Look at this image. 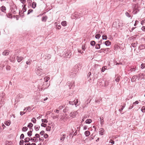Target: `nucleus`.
Wrapping results in <instances>:
<instances>
[{
	"mask_svg": "<svg viewBox=\"0 0 145 145\" xmlns=\"http://www.w3.org/2000/svg\"><path fill=\"white\" fill-rule=\"evenodd\" d=\"M82 49L84 51L86 49V48L85 47V44L84 45H82Z\"/></svg>",
	"mask_w": 145,
	"mask_h": 145,
	"instance_id": "56",
	"label": "nucleus"
},
{
	"mask_svg": "<svg viewBox=\"0 0 145 145\" xmlns=\"http://www.w3.org/2000/svg\"><path fill=\"white\" fill-rule=\"evenodd\" d=\"M28 128L26 127H23L22 131H25L27 130Z\"/></svg>",
	"mask_w": 145,
	"mask_h": 145,
	"instance_id": "34",
	"label": "nucleus"
},
{
	"mask_svg": "<svg viewBox=\"0 0 145 145\" xmlns=\"http://www.w3.org/2000/svg\"><path fill=\"white\" fill-rule=\"evenodd\" d=\"M42 69L41 68L39 67H38L36 71V72L37 74L39 76H41L42 75V73L44 74V73L42 72Z\"/></svg>",
	"mask_w": 145,
	"mask_h": 145,
	"instance_id": "2",
	"label": "nucleus"
},
{
	"mask_svg": "<svg viewBox=\"0 0 145 145\" xmlns=\"http://www.w3.org/2000/svg\"><path fill=\"white\" fill-rule=\"evenodd\" d=\"M141 29L142 31H145V26H142L141 28Z\"/></svg>",
	"mask_w": 145,
	"mask_h": 145,
	"instance_id": "64",
	"label": "nucleus"
},
{
	"mask_svg": "<svg viewBox=\"0 0 145 145\" xmlns=\"http://www.w3.org/2000/svg\"><path fill=\"white\" fill-rule=\"evenodd\" d=\"M133 10L138 11V6L136 4L133 5Z\"/></svg>",
	"mask_w": 145,
	"mask_h": 145,
	"instance_id": "12",
	"label": "nucleus"
},
{
	"mask_svg": "<svg viewBox=\"0 0 145 145\" xmlns=\"http://www.w3.org/2000/svg\"><path fill=\"white\" fill-rule=\"evenodd\" d=\"M144 45L142 44L141 45H140L139 47V48L142 49L143 48H144V46H143Z\"/></svg>",
	"mask_w": 145,
	"mask_h": 145,
	"instance_id": "59",
	"label": "nucleus"
},
{
	"mask_svg": "<svg viewBox=\"0 0 145 145\" xmlns=\"http://www.w3.org/2000/svg\"><path fill=\"white\" fill-rule=\"evenodd\" d=\"M84 134L86 137H88L89 135L90 132L89 131H87L85 132Z\"/></svg>",
	"mask_w": 145,
	"mask_h": 145,
	"instance_id": "16",
	"label": "nucleus"
},
{
	"mask_svg": "<svg viewBox=\"0 0 145 145\" xmlns=\"http://www.w3.org/2000/svg\"><path fill=\"white\" fill-rule=\"evenodd\" d=\"M82 67V64L81 63H79L76 64L75 66V68H76V71H78L79 69L81 68Z\"/></svg>",
	"mask_w": 145,
	"mask_h": 145,
	"instance_id": "6",
	"label": "nucleus"
},
{
	"mask_svg": "<svg viewBox=\"0 0 145 145\" xmlns=\"http://www.w3.org/2000/svg\"><path fill=\"white\" fill-rule=\"evenodd\" d=\"M7 15L8 18H10V17H12V15L10 13H8V14H7Z\"/></svg>",
	"mask_w": 145,
	"mask_h": 145,
	"instance_id": "58",
	"label": "nucleus"
},
{
	"mask_svg": "<svg viewBox=\"0 0 145 145\" xmlns=\"http://www.w3.org/2000/svg\"><path fill=\"white\" fill-rule=\"evenodd\" d=\"M78 114V113L77 112V111H75L73 112H71L69 116L70 117H72V118H74L75 117V116L77 115Z\"/></svg>",
	"mask_w": 145,
	"mask_h": 145,
	"instance_id": "4",
	"label": "nucleus"
},
{
	"mask_svg": "<svg viewBox=\"0 0 145 145\" xmlns=\"http://www.w3.org/2000/svg\"><path fill=\"white\" fill-rule=\"evenodd\" d=\"M21 2V3L24 4L26 2L25 0H19Z\"/></svg>",
	"mask_w": 145,
	"mask_h": 145,
	"instance_id": "53",
	"label": "nucleus"
},
{
	"mask_svg": "<svg viewBox=\"0 0 145 145\" xmlns=\"http://www.w3.org/2000/svg\"><path fill=\"white\" fill-rule=\"evenodd\" d=\"M92 121V120L90 119H88L86 121V123L89 124Z\"/></svg>",
	"mask_w": 145,
	"mask_h": 145,
	"instance_id": "24",
	"label": "nucleus"
},
{
	"mask_svg": "<svg viewBox=\"0 0 145 145\" xmlns=\"http://www.w3.org/2000/svg\"><path fill=\"white\" fill-rule=\"evenodd\" d=\"M137 68L135 66H133V67L131 68L130 70V71H137Z\"/></svg>",
	"mask_w": 145,
	"mask_h": 145,
	"instance_id": "15",
	"label": "nucleus"
},
{
	"mask_svg": "<svg viewBox=\"0 0 145 145\" xmlns=\"http://www.w3.org/2000/svg\"><path fill=\"white\" fill-rule=\"evenodd\" d=\"M107 67L106 66H103L102 69H101V71L102 72H104L107 69Z\"/></svg>",
	"mask_w": 145,
	"mask_h": 145,
	"instance_id": "33",
	"label": "nucleus"
},
{
	"mask_svg": "<svg viewBox=\"0 0 145 145\" xmlns=\"http://www.w3.org/2000/svg\"><path fill=\"white\" fill-rule=\"evenodd\" d=\"M51 127L49 126H48L46 127V130L47 131H50Z\"/></svg>",
	"mask_w": 145,
	"mask_h": 145,
	"instance_id": "38",
	"label": "nucleus"
},
{
	"mask_svg": "<svg viewBox=\"0 0 145 145\" xmlns=\"http://www.w3.org/2000/svg\"><path fill=\"white\" fill-rule=\"evenodd\" d=\"M95 42L94 41H92L91 42L90 44L92 46H94L95 45Z\"/></svg>",
	"mask_w": 145,
	"mask_h": 145,
	"instance_id": "36",
	"label": "nucleus"
},
{
	"mask_svg": "<svg viewBox=\"0 0 145 145\" xmlns=\"http://www.w3.org/2000/svg\"><path fill=\"white\" fill-rule=\"evenodd\" d=\"M10 61L12 62H14L15 60V58L14 57H10L9 59Z\"/></svg>",
	"mask_w": 145,
	"mask_h": 145,
	"instance_id": "28",
	"label": "nucleus"
},
{
	"mask_svg": "<svg viewBox=\"0 0 145 145\" xmlns=\"http://www.w3.org/2000/svg\"><path fill=\"white\" fill-rule=\"evenodd\" d=\"M65 138V134H63L60 138V140L61 141H63Z\"/></svg>",
	"mask_w": 145,
	"mask_h": 145,
	"instance_id": "13",
	"label": "nucleus"
},
{
	"mask_svg": "<svg viewBox=\"0 0 145 145\" xmlns=\"http://www.w3.org/2000/svg\"><path fill=\"white\" fill-rule=\"evenodd\" d=\"M24 141L23 140H21L19 143L20 145H23Z\"/></svg>",
	"mask_w": 145,
	"mask_h": 145,
	"instance_id": "47",
	"label": "nucleus"
},
{
	"mask_svg": "<svg viewBox=\"0 0 145 145\" xmlns=\"http://www.w3.org/2000/svg\"><path fill=\"white\" fill-rule=\"evenodd\" d=\"M25 112H20V114L21 116H22L23 114H24Z\"/></svg>",
	"mask_w": 145,
	"mask_h": 145,
	"instance_id": "62",
	"label": "nucleus"
},
{
	"mask_svg": "<svg viewBox=\"0 0 145 145\" xmlns=\"http://www.w3.org/2000/svg\"><path fill=\"white\" fill-rule=\"evenodd\" d=\"M137 78V75L133 76L131 79V81L132 82H135Z\"/></svg>",
	"mask_w": 145,
	"mask_h": 145,
	"instance_id": "9",
	"label": "nucleus"
},
{
	"mask_svg": "<svg viewBox=\"0 0 145 145\" xmlns=\"http://www.w3.org/2000/svg\"><path fill=\"white\" fill-rule=\"evenodd\" d=\"M110 42L108 40H107L105 42V45L107 46H108L110 44Z\"/></svg>",
	"mask_w": 145,
	"mask_h": 145,
	"instance_id": "23",
	"label": "nucleus"
},
{
	"mask_svg": "<svg viewBox=\"0 0 145 145\" xmlns=\"http://www.w3.org/2000/svg\"><path fill=\"white\" fill-rule=\"evenodd\" d=\"M26 6V5H22V6H23V7L22 9L23 11L24 12H25L26 11L27 8L25 7Z\"/></svg>",
	"mask_w": 145,
	"mask_h": 145,
	"instance_id": "25",
	"label": "nucleus"
},
{
	"mask_svg": "<svg viewBox=\"0 0 145 145\" xmlns=\"http://www.w3.org/2000/svg\"><path fill=\"white\" fill-rule=\"evenodd\" d=\"M42 122L47 123L48 122V121H47L46 120V119H42Z\"/></svg>",
	"mask_w": 145,
	"mask_h": 145,
	"instance_id": "49",
	"label": "nucleus"
},
{
	"mask_svg": "<svg viewBox=\"0 0 145 145\" xmlns=\"http://www.w3.org/2000/svg\"><path fill=\"white\" fill-rule=\"evenodd\" d=\"M24 134H22L20 135V139H23L24 138Z\"/></svg>",
	"mask_w": 145,
	"mask_h": 145,
	"instance_id": "43",
	"label": "nucleus"
},
{
	"mask_svg": "<svg viewBox=\"0 0 145 145\" xmlns=\"http://www.w3.org/2000/svg\"><path fill=\"white\" fill-rule=\"evenodd\" d=\"M47 17L46 16H43L42 18V21L46 22V20Z\"/></svg>",
	"mask_w": 145,
	"mask_h": 145,
	"instance_id": "32",
	"label": "nucleus"
},
{
	"mask_svg": "<svg viewBox=\"0 0 145 145\" xmlns=\"http://www.w3.org/2000/svg\"><path fill=\"white\" fill-rule=\"evenodd\" d=\"M100 123L101 125H103L104 124V120L103 117H100Z\"/></svg>",
	"mask_w": 145,
	"mask_h": 145,
	"instance_id": "17",
	"label": "nucleus"
},
{
	"mask_svg": "<svg viewBox=\"0 0 145 145\" xmlns=\"http://www.w3.org/2000/svg\"><path fill=\"white\" fill-rule=\"evenodd\" d=\"M35 136L37 138H39V137H40V136H39V135L38 134H36L35 135Z\"/></svg>",
	"mask_w": 145,
	"mask_h": 145,
	"instance_id": "63",
	"label": "nucleus"
},
{
	"mask_svg": "<svg viewBox=\"0 0 145 145\" xmlns=\"http://www.w3.org/2000/svg\"><path fill=\"white\" fill-rule=\"evenodd\" d=\"M122 21L118 19L115 20V21L113 24V26L115 27L117 29L121 28L123 25Z\"/></svg>",
	"mask_w": 145,
	"mask_h": 145,
	"instance_id": "1",
	"label": "nucleus"
},
{
	"mask_svg": "<svg viewBox=\"0 0 145 145\" xmlns=\"http://www.w3.org/2000/svg\"><path fill=\"white\" fill-rule=\"evenodd\" d=\"M0 9L1 10V11L2 12H3L4 13H6L5 11L6 10V8L5 6H2V7L0 8Z\"/></svg>",
	"mask_w": 145,
	"mask_h": 145,
	"instance_id": "10",
	"label": "nucleus"
},
{
	"mask_svg": "<svg viewBox=\"0 0 145 145\" xmlns=\"http://www.w3.org/2000/svg\"><path fill=\"white\" fill-rule=\"evenodd\" d=\"M32 131H29L27 133L28 136L30 137L32 135Z\"/></svg>",
	"mask_w": 145,
	"mask_h": 145,
	"instance_id": "35",
	"label": "nucleus"
},
{
	"mask_svg": "<svg viewBox=\"0 0 145 145\" xmlns=\"http://www.w3.org/2000/svg\"><path fill=\"white\" fill-rule=\"evenodd\" d=\"M51 56L49 54H48L45 56V59H49L51 58Z\"/></svg>",
	"mask_w": 145,
	"mask_h": 145,
	"instance_id": "14",
	"label": "nucleus"
},
{
	"mask_svg": "<svg viewBox=\"0 0 145 145\" xmlns=\"http://www.w3.org/2000/svg\"><path fill=\"white\" fill-rule=\"evenodd\" d=\"M61 28V25H59L57 26H56V28L57 29H59Z\"/></svg>",
	"mask_w": 145,
	"mask_h": 145,
	"instance_id": "52",
	"label": "nucleus"
},
{
	"mask_svg": "<svg viewBox=\"0 0 145 145\" xmlns=\"http://www.w3.org/2000/svg\"><path fill=\"white\" fill-rule=\"evenodd\" d=\"M69 103L70 105H73L74 104V101H69Z\"/></svg>",
	"mask_w": 145,
	"mask_h": 145,
	"instance_id": "60",
	"label": "nucleus"
},
{
	"mask_svg": "<svg viewBox=\"0 0 145 145\" xmlns=\"http://www.w3.org/2000/svg\"><path fill=\"white\" fill-rule=\"evenodd\" d=\"M67 84L69 86L70 89H71L72 87H73L74 86V82H68L67 83Z\"/></svg>",
	"mask_w": 145,
	"mask_h": 145,
	"instance_id": "5",
	"label": "nucleus"
},
{
	"mask_svg": "<svg viewBox=\"0 0 145 145\" xmlns=\"http://www.w3.org/2000/svg\"><path fill=\"white\" fill-rule=\"evenodd\" d=\"M50 79V77L48 76H45L44 78V80L45 82H47Z\"/></svg>",
	"mask_w": 145,
	"mask_h": 145,
	"instance_id": "20",
	"label": "nucleus"
},
{
	"mask_svg": "<svg viewBox=\"0 0 145 145\" xmlns=\"http://www.w3.org/2000/svg\"><path fill=\"white\" fill-rule=\"evenodd\" d=\"M78 99H76V101H75V100L74 101V103L76 106V107L77 106H78L79 104H78Z\"/></svg>",
	"mask_w": 145,
	"mask_h": 145,
	"instance_id": "27",
	"label": "nucleus"
},
{
	"mask_svg": "<svg viewBox=\"0 0 145 145\" xmlns=\"http://www.w3.org/2000/svg\"><path fill=\"white\" fill-rule=\"evenodd\" d=\"M30 140V139L29 137H27L24 139V142L25 143L28 142Z\"/></svg>",
	"mask_w": 145,
	"mask_h": 145,
	"instance_id": "21",
	"label": "nucleus"
},
{
	"mask_svg": "<svg viewBox=\"0 0 145 145\" xmlns=\"http://www.w3.org/2000/svg\"><path fill=\"white\" fill-rule=\"evenodd\" d=\"M105 130L104 129L102 128H101L100 129V131H99V134L101 135H103V133L104 132Z\"/></svg>",
	"mask_w": 145,
	"mask_h": 145,
	"instance_id": "11",
	"label": "nucleus"
},
{
	"mask_svg": "<svg viewBox=\"0 0 145 145\" xmlns=\"http://www.w3.org/2000/svg\"><path fill=\"white\" fill-rule=\"evenodd\" d=\"M95 48L97 49H99L100 48V45L99 44H97L95 46Z\"/></svg>",
	"mask_w": 145,
	"mask_h": 145,
	"instance_id": "39",
	"label": "nucleus"
},
{
	"mask_svg": "<svg viewBox=\"0 0 145 145\" xmlns=\"http://www.w3.org/2000/svg\"><path fill=\"white\" fill-rule=\"evenodd\" d=\"M36 5H37V3L36 2H33V3H32V7L33 8H35L36 7Z\"/></svg>",
	"mask_w": 145,
	"mask_h": 145,
	"instance_id": "26",
	"label": "nucleus"
},
{
	"mask_svg": "<svg viewBox=\"0 0 145 145\" xmlns=\"http://www.w3.org/2000/svg\"><path fill=\"white\" fill-rule=\"evenodd\" d=\"M10 52V51L8 50H5L2 53V54L4 56H7L8 55Z\"/></svg>",
	"mask_w": 145,
	"mask_h": 145,
	"instance_id": "8",
	"label": "nucleus"
},
{
	"mask_svg": "<svg viewBox=\"0 0 145 145\" xmlns=\"http://www.w3.org/2000/svg\"><path fill=\"white\" fill-rule=\"evenodd\" d=\"M31 61L32 60L31 59H29L27 61H26V63L27 65H30L31 64Z\"/></svg>",
	"mask_w": 145,
	"mask_h": 145,
	"instance_id": "30",
	"label": "nucleus"
},
{
	"mask_svg": "<svg viewBox=\"0 0 145 145\" xmlns=\"http://www.w3.org/2000/svg\"><path fill=\"white\" fill-rule=\"evenodd\" d=\"M125 104H124V105H123V106L121 105V106L122 107V108H121L119 109V111L121 112V111H122L123 109V108L125 107Z\"/></svg>",
	"mask_w": 145,
	"mask_h": 145,
	"instance_id": "31",
	"label": "nucleus"
},
{
	"mask_svg": "<svg viewBox=\"0 0 145 145\" xmlns=\"http://www.w3.org/2000/svg\"><path fill=\"white\" fill-rule=\"evenodd\" d=\"M120 80V78L119 77H117L115 79V81L117 82H118Z\"/></svg>",
	"mask_w": 145,
	"mask_h": 145,
	"instance_id": "48",
	"label": "nucleus"
},
{
	"mask_svg": "<svg viewBox=\"0 0 145 145\" xmlns=\"http://www.w3.org/2000/svg\"><path fill=\"white\" fill-rule=\"evenodd\" d=\"M68 52H69V54H68V55H66V56H65V57L70 58L72 54L70 51H69Z\"/></svg>",
	"mask_w": 145,
	"mask_h": 145,
	"instance_id": "18",
	"label": "nucleus"
},
{
	"mask_svg": "<svg viewBox=\"0 0 145 145\" xmlns=\"http://www.w3.org/2000/svg\"><path fill=\"white\" fill-rule=\"evenodd\" d=\"M5 124L7 126H9L10 124V121H6Z\"/></svg>",
	"mask_w": 145,
	"mask_h": 145,
	"instance_id": "29",
	"label": "nucleus"
},
{
	"mask_svg": "<svg viewBox=\"0 0 145 145\" xmlns=\"http://www.w3.org/2000/svg\"><path fill=\"white\" fill-rule=\"evenodd\" d=\"M46 125H47L46 124H45V123H42L41 124V126L42 127H46Z\"/></svg>",
	"mask_w": 145,
	"mask_h": 145,
	"instance_id": "55",
	"label": "nucleus"
},
{
	"mask_svg": "<svg viewBox=\"0 0 145 145\" xmlns=\"http://www.w3.org/2000/svg\"><path fill=\"white\" fill-rule=\"evenodd\" d=\"M33 11V10L32 9H29L28 11L27 14H30Z\"/></svg>",
	"mask_w": 145,
	"mask_h": 145,
	"instance_id": "44",
	"label": "nucleus"
},
{
	"mask_svg": "<svg viewBox=\"0 0 145 145\" xmlns=\"http://www.w3.org/2000/svg\"><path fill=\"white\" fill-rule=\"evenodd\" d=\"M145 67V63H142L141 65V68L143 69Z\"/></svg>",
	"mask_w": 145,
	"mask_h": 145,
	"instance_id": "45",
	"label": "nucleus"
},
{
	"mask_svg": "<svg viewBox=\"0 0 145 145\" xmlns=\"http://www.w3.org/2000/svg\"><path fill=\"white\" fill-rule=\"evenodd\" d=\"M23 57L22 56H17L16 57V59L18 62H20L24 59Z\"/></svg>",
	"mask_w": 145,
	"mask_h": 145,
	"instance_id": "7",
	"label": "nucleus"
},
{
	"mask_svg": "<svg viewBox=\"0 0 145 145\" xmlns=\"http://www.w3.org/2000/svg\"><path fill=\"white\" fill-rule=\"evenodd\" d=\"M44 137L45 138H46L48 137V135L47 134H44Z\"/></svg>",
	"mask_w": 145,
	"mask_h": 145,
	"instance_id": "50",
	"label": "nucleus"
},
{
	"mask_svg": "<svg viewBox=\"0 0 145 145\" xmlns=\"http://www.w3.org/2000/svg\"><path fill=\"white\" fill-rule=\"evenodd\" d=\"M102 50H104V51L105 52H108L109 51V48H107L105 49H102Z\"/></svg>",
	"mask_w": 145,
	"mask_h": 145,
	"instance_id": "54",
	"label": "nucleus"
},
{
	"mask_svg": "<svg viewBox=\"0 0 145 145\" xmlns=\"http://www.w3.org/2000/svg\"><path fill=\"white\" fill-rule=\"evenodd\" d=\"M33 126V124L31 123H29L27 125V127H31Z\"/></svg>",
	"mask_w": 145,
	"mask_h": 145,
	"instance_id": "42",
	"label": "nucleus"
},
{
	"mask_svg": "<svg viewBox=\"0 0 145 145\" xmlns=\"http://www.w3.org/2000/svg\"><path fill=\"white\" fill-rule=\"evenodd\" d=\"M44 131H41L40 133V134L42 135L43 134H44Z\"/></svg>",
	"mask_w": 145,
	"mask_h": 145,
	"instance_id": "57",
	"label": "nucleus"
},
{
	"mask_svg": "<svg viewBox=\"0 0 145 145\" xmlns=\"http://www.w3.org/2000/svg\"><path fill=\"white\" fill-rule=\"evenodd\" d=\"M125 14L126 16L128 17H131V15L129 14L127 12H126L125 13Z\"/></svg>",
	"mask_w": 145,
	"mask_h": 145,
	"instance_id": "40",
	"label": "nucleus"
},
{
	"mask_svg": "<svg viewBox=\"0 0 145 145\" xmlns=\"http://www.w3.org/2000/svg\"><path fill=\"white\" fill-rule=\"evenodd\" d=\"M101 101V99H96L95 100V102L97 103H99Z\"/></svg>",
	"mask_w": 145,
	"mask_h": 145,
	"instance_id": "46",
	"label": "nucleus"
},
{
	"mask_svg": "<svg viewBox=\"0 0 145 145\" xmlns=\"http://www.w3.org/2000/svg\"><path fill=\"white\" fill-rule=\"evenodd\" d=\"M95 36H107L106 35H105L104 32L99 31V33L98 34H96Z\"/></svg>",
	"mask_w": 145,
	"mask_h": 145,
	"instance_id": "3",
	"label": "nucleus"
},
{
	"mask_svg": "<svg viewBox=\"0 0 145 145\" xmlns=\"http://www.w3.org/2000/svg\"><path fill=\"white\" fill-rule=\"evenodd\" d=\"M64 107V105H62V106H60L59 108H58L59 109V110H61V109L62 108H63Z\"/></svg>",
	"mask_w": 145,
	"mask_h": 145,
	"instance_id": "61",
	"label": "nucleus"
},
{
	"mask_svg": "<svg viewBox=\"0 0 145 145\" xmlns=\"http://www.w3.org/2000/svg\"><path fill=\"white\" fill-rule=\"evenodd\" d=\"M31 121L34 123H35L36 122V120L35 118H33L32 119Z\"/></svg>",
	"mask_w": 145,
	"mask_h": 145,
	"instance_id": "37",
	"label": "nucleus"
},
{
	"mask_svg": "<svg viewBox=\"0 0 145 145\" xmlns=\"http://www.w3.org/2000/svg\"><path fill=\"white\" fill-rule=\"evenodd\" d=\"M40 128V126L39 125H36L34 127V129L36 131H38L39 130Z\"/></svg>",
	"mask_w": 145,
	"mask_h": 145,
	"instance_id": "19",
	"label": "nucleus"
},
{
	"mask_svg": "<svg viewBox=\"0 0 145 145\" xmlns=\"http://www.w3.org/2000/svg\"><path fill=\"white\" fill-rule=\"evenodd\" d=\"M5 94L3 93H2L0 94V98H3Z\"/></svg>",
	"mask_w": 145,
	"mask_h": 145,
	"instance_id": "51",
	"label": "nucleus"
},
{
	"mask_svg": "<svg viewBox=\"0 0 145 145\" xmlns=\"http://www.w3.org/2000/svg\"><path fill=\"white\" fill-rule=\"evenodd\" d=\"M61 24L62 25L65 26L67 25V22L65 21H63L62 22Z\"/></svg>",
	"mask_w": 145,
	"mask_h": 145,
	"instance_id": "22",
	"label": "nucleus"
},
{
	"mask_svg": "<svg viewBox=\"0 0 145 145\" xmlns=\"http://www.w3.org/2000/svg\"><path fill=\"white\" fill-rule=\"evenodd\" d=\"M139 11V10H138V11H137V10L136 11V10H133V13L134 14H136Z\"/></svg>",
	"mask_w": 145,
	"mask_h": 145,
	"instance_id": "41",
	"label": "nucleus"
}]
</instances>
